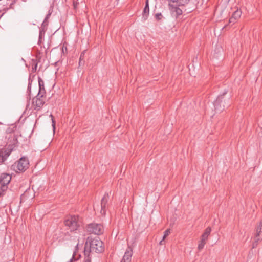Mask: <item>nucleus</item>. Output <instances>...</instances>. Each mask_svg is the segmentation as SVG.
<instances>
[{"label":"nucleus","mask_w":262,"mask_h":262,"mask_svg":"<svg viewBox=\"0 0 262 262\" xmlns=\"http://www.w3.org/2000/svg\"><path fill=\"white\" fill-rule=\"evenodd\" d=\"M108 194H105L101 200L100 213L103 215L106 214V211L108 208Z\"/></svg>","instance_id":"10"},{"label":"nucleus","mask_w":262,"mask_h":262,"mask_svg":"<svg viewBox=\"0 0 262 262\" xmlns=\"http://www.w3.org/2000/svg\"><path fill=\"white\" fill-rule=\"evenodd\" d=\"M163 241H164V240H163V239H162V240H161V241L160 242L159 244H160V245H163Z\"/></svg>","instance_id":"31"},{"label":"nucleus","mask_w":262,"mask_h":262,"mask_svg":"<svg viewBox=\"0 0 262 262\" xmlns=\"http://www.w3.org/2000/svg\"><path fill=\"white\" fill-rule=\"evenodd\" d=\"M64 224L69 230L73 232L82 225V221L78 215H68L64 218Z\"/></svg>","instance_id":"3"},{"label":"nucleus","mask_w":262,"mask_h":262,"mask_svg":"<svg viewBox=\"0 0 262 262\" xmlns=\"http://www.w3.org/2000/svg\"><path fill=\"white\" fill-rule=\"evenodd\" d=\"M118 1H119V0H117Z\"/></svg>","instance_id":"36"},{"label":"nucleus","mask_w":262,"mask_h":262,"mask_svg":"<svg viewBox=\"0 0 262 262\" xmlns=\"http://www.w3.org/2000/svg\"><path fill=\"white\" fill-rule=\"evenodd\" d=\"M190 0H176L173 1V2H176L178 6H184L185 5L188 4Z\"/></svg>","instance_id":"17"},{"label":"nucleus","mask_w":262,"mask_h":262,"mask_svg":"<svg viewBox=\"0 0 262 262\" xmlns=\"http://www.w3.org/2000/svg\"><path fill=\"white\" fill-rule=\"evenodd\" d=\"M78 4H79L78 2L73 1V5L74 8L75 9H76L77 8Z\"/></svg>","instance_id":"22"},{"label":"nucleus","mask_w":262,"mask_h":262,"mask_svg":"<svg viewBox=\"0 0 262 262\" xmlns=\"http://www.w3.org/2000/svg\"><path fill=\"white\" fill-rule=\"evenodd\" d=\"M242 11L241 10H238V9L235 11L232 16L229 19V23L234 24L237 19H238L241 16Z\"/></svg>","instance_id":"12"},{"label":"nucleus","mask_w":262,"mask_h":262,"mask_svg":"<svg viewBox=\"0 0 262 262\" xmlns=\"http://www.w3.org/2000/svg\"><path fill=\"white\" fill-rule=\"evenodd\" d=\"M51 13H49L47 15V16H46V18H45V21H46L47 19H48L49 18L50 16L51 15Z\"/></svg>","instance_id":"29"},{"label":"nucleus","mask_w":262,"mask_h":262,"mask_svg":"<svg viewBox=\"0 0 262 262\" xmlns=\"http://www.w3.org/2000/svg\"><path fill=\"white\" fill-rule=\"evenodd\" d=\"M31 83L30 82V78L29 79V84L28 86V91L30 92H31Z\"/></svg>","instance_id":"24"},{"label":"nucleus","mask_w":262,"mask_h":262,"mask_svg":"<svg viewBox=\"0 0 262 262\" xmlns=\"http://www.w3.org/2000/svg\"><path fill=\"white\" fill-rule=\"evenodd\" d=\"M64 50H65V49H63V47H62V51L64 53Z\"/></svg>","instance_id":"33"},{"label":"nucleus","mask_w":262,"mask_h":262,"mask_svg":"<svg viewBox=\"0 0 262 262\" xmlns=\"http://www.w3.org/2000/svg\"><path fill=\"white\" fill-rule=\"evenodd\" d=\"M51 117H52V126H53L54 128H55V121L53 119V116L52 115H51Z\"/></svg>","instance_id":"26"},{"label":"nucleus","mask_w":262,"mask_h":262,"mask_svg":"<svg viewBox=\"0 0 262 262\" xmlns=\"http://www.w3.org/2000/svg\"><path fill=\"white\" fill-rule=\"evenodd\" d=\"M46 100V97L43 95L39 96V94L33 98L32 105L34 107V110H39L44 105Z\"/></svg>","instance_id":"8"},{"label":"nucleus","mask_w":262,"mask_h":262,"mask_svg":"<svg viewBox=\"0 0 262 262\" xmlns=\"http://www.w3.org/2000/svg\"><path fill=\"white\" fill-rule=\"evenodd\" d=\"M227 91L219 95L214 102L215 111L217 113L223 112L225 108H228L230 105V97L226 96Z\"/></svg>","instance_id":"2"},{"label":"nucleus","mask_w":262,"mask_h":262,"mask_svg":"<svg viewBox=\"0 0 262 262\" xmlns=\"http://www.w3.org/2000/svg\"><path fill=\"white\" fill-rule=\"evenodd\" d=\"M38 84L39 90L38 94H39V96L40 97V95L45 96L46 91L44 86V81L40 77H38Z\"/></svg>","instance_id":"14"},{"label":"nucleus","mask_w":262,"mask_h":262,"mask_svg":"<svg viewBox=\"0 0 262 262\" xmlns=\"http://www.w3.org/2000/svg\"><path fill=\"white\" fill-rule=\"evenodd\" d=\"M104 250L103 243L99 237H95V238L88 237L86 238L84 250L85 257H91V253H100L103 252Z\"/></svg>","instance_id":"1"},{"label":"nucleus","mask_w":262,"mask_h":262,"mask_svg":"<svg viewBox=\"0 0 262 262\" xmlns=\"http://www.w3.org/2000/svg\"><path fill=\"white\" fill-rule=\"evenodd\" d=\"M12 149L8 147H4L0 148V163H2L7 159L10 155Z\"/></svg>","instance_id":"9"},{"label":"nucleus","mask_w":262,"mask_h":262,"mask_svg":"<svg viewBox=\"0 0 262 262\" xmlns=\"http://www.w3.org/2000/svg\"><path fill=\"white\" fill-rule=\"evenodd\" d=\"M85 50L82 52L80 55L79 59L81 60H84V55H85Z\"/></svg>","instance_id":"21"},{"label":"nucleus","mask_w":262,"mask_h":262,"mask_svg":"<svg viewBox=\"0 0 262 262\" xmlns=\"http://www.w3.org/2000/svg\"><path fill=\"white\" fill-rule=\"evenodd\" d=\"M73 259H74V260H75V258H74V256H73L72 258H71V259H70L71 262Z\"/></svg>","instance_id":"32"},{"label":"nucleus","mask_w":262,"mask_h":262,"mask_svg":"<svg viewBox=\"0 0 262 262\" xmlns=\"http://www.w3.org/2000/svg\"><path fill=\"white\" fill-rule=\"evenodd\" d=\"M64 50H65V49H63V47H62V51L64 53Z\"/></svg>","instance_id":"34"},{"label":"nucleus","mask_w":262,"mask_h":262,"mask_svg":"<svg viewBox=\"0 0 262 262\" xmlns=\"http://www.w3.org/2000/svg\"><path fill=\"white\" fill-rule=\"evenodd\" d=\"M262 239V220L255 228L254 241L253 242L252 248L256 247L259 241Z\"/></svg>","instance_id":"7"},{"label":"nucleus","mask_w":262,"mask_h":262,"mask_svg":"<svg viewBox=\"0 0 262 262\" xmlns=\"http://www.w3.org/2000/svg\"><path fill=\"white\" fill-rule=\"evenodd\" d=\"M149 4H148V0L146 1V4L145 6L144 7L143 13H142V18L146 20L148 16L149 15Z\"/></svg>","instance_id":"15"},{"label":"nucleus","mask_w":262,"mask_h":262,"mask_svg":"<svg viewBox=\"0 0 262 262\" xmlns=\"http://www.w3.org/2000/svg\"><path fill=\"white\" fill-rule=\"evenodd\" d=\"M37 66V63H36L34 64V66H33V67H32V71H35L36 70Z\"/></svg>","instance_id":"27"},{"label":"nucleus","mask_w":262,"mask_h":262,"mask_svg":"<svg viewBox=\"0 0 262 262\" xmlns=\"http://www.w3.org/2000/svg\"><path fill=\"white\" fill-rule=\"evenodd\" d=\"M191 11H192V10H189V11H188V12H191Z\"/></svg>","instance_id":"35"},{"label":"nucleus","mask_w":262,"mask_h":262,"mask_svg":"<svg viewBox=\"0 0 262 262\" xmlns=\"http://www.w3.org/2000/svg\"><path fill=\"white\" fill-rule=\"evenodd\" d=\"M15 2L12 3L10 5V7H9V8H12V6L13 5L14 3Z\"/></svg>","instance_id":"30"},{"label":"nucleus","mask_w":262,"mask_h":262,"mask_svg":"<svg viewBox=\"0 0 262 262\" xmlns=\"http://www.w3.org/2000/svg\"><path fill=\"white\" fill-rule=\"evenodd\" d=\"M171 11L172 14L176 18L182 14L183 10L178 6H171Z\"/></svg>","instance_id":"13"},{"label":"nucleus","mask_w":262,"mask_h":262,"mask_svg":"<svg viewBox=\"0 0 262 262\" xmlns=\"http://www.w3.org/2000/svg\"><path fill=\"white\" fill-rule=\"evenodd\" d=\"M86 230L90 233L100 235L103 233L104 228L102 224L93 223L86 226Z\"/></svg>","instance_id":"6"},{"label":"nucleus","mask_w":262,"mask_h":262,"mask_svg":"<svg viewBox=\"0 0 262 262\" xmlns=\"http://www.w3.org/2000/svg\"><path fill=\"white\" fill-rule=\"evenodd\" d=\"M41 39H42V32H41V31H40L39 36V40H38V44L41 43Z\"/></svg>","instance_id":"23"},{"label":"nucleus","mask_w":262,"mask_h":262,"mask_svg":"<svg viewBox=\"0 0 262 262\" xmlns=\"http://www.w3.org/2000/svg\"><path fill=\"white\" fill-rule=\"evenodd\" d=\"M84 63H85L84 60H81L79 59V67L83 66L84 64Z\"/></svg>","instance_id":"25"},{"label":"nucleus","mask_w":262,"mask_h":262,"mask_svg":"<svg viewBox=\"0 0 262 262\" xmlns=\"http://www.w3.org/2000/svg\"><path fill=\"white\" fill-rule=\"evenodd\" d=\"M162 15L161 13H158L155 14V18L157 20H160L162 19Z\"/></svg>","instance_id":"20"},{"label":"nucleus","mask_w":262,"mask_h":262,"mask_svg":"<svg viewBox=\"0 0 262 262\" xmlns=\"http://www.w3.org/2000/svg\"><path fill=\"white\" fill-rule=\"evenodd\" d=\"M206 241H207V240L201 238V240L200 243L199 244L198 247V248L199 250H202L204 248V245L206 243Z\"/></svg>","instance_id":"18"},{"label":"nucleus","mask_w":262,"mask_h":262,"mask_svg":"<svg viewBox=\"0 0 262 262\" xmlns=\"http://www.w3.org/2000/svg\"><path fill=\"white\" fill-rule=\"evenodd\" d=\"M29 166V162L28 159L25 157H21L17 162H15L13 165V168L14 170L17 172L25 171Z\"/></svg>","instance_id":"5"},{"label":"nucleus","mask_w":262,"mask_h":262,"mask_svg":"<svg viewBox=\"0 0 262 262\" xmlns=\"http://www.w3.org/2000/svg\"><path fill=\"white\" fill-rule=\"evenodd\" d=\"M211 231V229L210 227H207L204 231V232L201 236V238H203L205 240H207L208 237L210 234V232Z\"/></svg>","instance_id":"16"},{"label":"nucleus","mask_w":262,"mask_h":262,"mask_svg":"<svg viewBox=\"0 0 262 262\" xmlns=\"http://www.w3.org/2000/svg\"><path fill=\"white\" fill-rule=\"evenodd\" d=\"M84 262H91V257H85Z\"/></svg>","instance_id":"28"},{"label":"nucleus","mask_w":262,"mask_h":262,"mask_svg":"<svg viewBox=\"0 0 262 262\" xmlns=\"http://www.w3.org/2000/svg\"><path fill=\"white\" fill-rule=\"evenodd\" d=\"M11 180V176L6 173H3L0 176V196L4 195L7 190L8 185Z\"/></svg>","instance_id":"4"},{"label":"nucleus","mask_w":262,"mask_h":262,"mask_svg":"<svg viewBox=\"0 0 262 262\" xmlns=\"http://www.w3.org/2000/svg\"><path fill=\"white\" fill-rule=\"evenodd\" d=\"M170 233V229H167L164 231V234L163 236V240H164L167 236L169 235V234Z\"/></svg>","instance_id":"19"},{"label":"nucleus","mask_w":262,"mask_h":262,"mask_svg":"<svg viewBox=\"0 0 262 262\" xmlns=\"http://www.w3.org/2000/svg\"><path fill=\"white\" fill-rule=\"evenodd\" d=\"M132 249L131 247H128L124 254L123 258L122 259L121 262H130L131 261V257L132 256Z\"/></svg>","instance_id":"11"}]
</instances>
